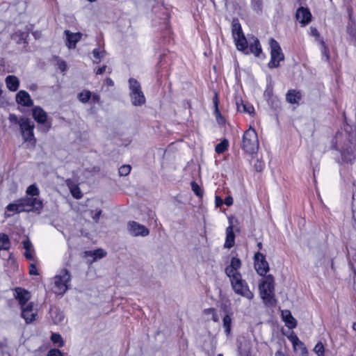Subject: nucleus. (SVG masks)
I'll list each match as a JSON object with an SVG mask.
<instances>
[{"label":"nucleus","mask_w":356,"mask_h":356,"mask_svg":"<svg viewBox=\"0 0 356 356\" xmlns=\"http://www.w3.org/2000/svg\"><path fill=\"white\" fill-rule=\"evenodd\" d=\"M6 209L11 212L20 213L25 211L24 209H26V208H24L23 206L21 205V200L19 199L16 202V203L9 204L6 207Z\"/></svg>","instance_id":"393cba45"},{"label":"nucleus","mask_w":356,"mask_h":356,"mask_svg":"<svg viewBox=\"0 0 356 356\" xmlns=\"http://www.w3.org/2000/svg\"><path fill=\"white\" fill-rule=\"evenodd\" d=\"M235 235L233 232V225L232 222L226 229V238L224 247L226 248H231L234 245Z\"/></svg>","instance_id":"412c9836"},{"label":"nucleus","mask_w":356,"mask_h":356,"mask_svg":"<svg viewBox=\"0 0 356 356\" xmlns=\"http://www.w3.org/2000/svg\"><path fill=\"white\" fill-rule=\"evenodd\" d=\"M269 45L270 48V60L268 65L270 68L277 67L280 62L284 59V54L279 43L273 38L269 40Z\"/></svg>","instance_id":"6e6552de"},{"label":"nucleus","mask_w":356,"mask_h":356,"mask_svg":"<svg viewBox=\"0 0 356 356\" xmlns=\"http://www.w3.org/2000/svg\"><path fill=\"white\" fill-rule=\"evenodd\" d=\"M71 275L67 269H62L54 277V292L57 295H63L69 289Z\"/></svg>","instance_id":"39448f33"},{"label":"nucleus","mask_w":356,"mask_h":356,"mask_svg":"<svg viewBox=\"0 0 356 356\" xmlns=\"http://www.w3.org/2000/svg\"><path fill=\"white\" fill-rule=\"evenodd\" d=\"M259 249H261L262 248V244L261 243H259L258 245H257Z\"/></svg>","instance_id":"774afa93"},{"label":"nucleus","mask_w":356,"mask_h":356,"mask_svg":"<svg viewBox=\"0 0 356 356\" xmlns=\"http://www.w3.org/2000/svg\"><path fill=\"white\" fill-rule=\"evenodd\" d=\"M5 83L8 89L13 92L17 91L19 86V80L14 75H8L6 76Z\"/></svg>","instance_id":"aec40b11"},{"label":"nucleus","mask_w":356,"mask_h":356,"mask_svg":"<svg viewBox=\"0 0 356 356\" xmlns=\"http://www.w3.org/2000/svg\"><path fill=\"white\" fill-rule=\"evenodd\" d=\"M50 313L54 323H60L63 321V313L58 310L56 308L51 309Z\"/></svg>","instance_id":"cd10ccee"},{"label":"nucleus","mask_w":356,"mask_h":356,"mask_svg":"<svg viewBox=\"0 0 356 356\" xmlns=\"http://www.w3.org/2000/svg\"><path fill=\"white\" fill-rule=\"evenodd\" d=\"M10 247V241L7 234H0V250H8Z\"/></svg>","instance_id":"bb28decb"},{"label":"nucleus","mask_w":356,"mask_h":356,"mask_svg":"<svg viewBox=\"0 0 356 356\" xmlns=\"http://www.w3.org/2000/svg\"><path fill=\"white\" fill-rule=\"evenodd\" d=\"M321 44H322L321 51H322L323 58H325V60L327 61L329 60V50L323 41H321Z\"/></svg>","instance_id":"a18cd8bd"},{"label":"nucleus","mask_w":356,"mask_h":356,"mask_svg":"<svg viewBox=\"0 0 356 356\" xmlns=\"http://www.w3.org/2000/svg\"><path fill=\"white\" fill-rule=\"evenodd\" d=\"M237 110L241 113H246L251 114L254 112V108L252 105L245 104L243 101L241 103H237Z\"/></svg>","instance_id":"c756f323"},{"label":"nucleus","mask_w":356,"mask_h":356,"mask_svg":"<svg viewBox=\"0 0 356 356\" xmlns=\"http://www.w3.org/2000/svg\"><path fill=\"white\" fill-rule=\"evenodd\" d=\"M89 255H91V256H94L95 258H102L106 256V252H104L103 250L102 249H98V250H96L93 252H87Z\"/></svg>","instance_id":"a19ab883"},{"label":"nucleus","mask_w":356,"mask_h":356,"mask_svg":"<svg viewBox=\"0 0 356 356\" xmlns=\"http://www.w3.org/2000/svg\"><path fill=\"white\" fill-rule=\"evenodd\" d=\"M8 120L10 123L18 124L19 127H20L21 118H18V117L15 114L10 113L9 115Z\"/></svg>","instance_id":"c03bdc74"},{"label":"nucleus","mask_w":356,"mask_h":356,"mask_svg":"<svg viewBox=\"0 0 356 356\" xmlns=\"http://www.w3.org/2000/svg\"><path fill=\"white\" fill-rule=\"evenodd\" d=\"M15 99L18 104L26 107L31 106L33 104L29 94L25 90H19L16 95Z\"/></svg>","instance_id":"dca6fc26"},{"label":"nucleus","mask_w":356,"mask_h":356,"mask_svg":"<svg viewBox=\"0 0 356 356\" xmlns=\"http://www.w3.org/2000/svg\"><path fill=\"white\" fill-rule=\"evenodd\" d=\"M224 203L227 206H231L233 204V198L231 196H228L225 198Z\"/></svg>","instance_id":"6e6d98bb"},{"label":"nucleus","mask_w":356,"mask_h":356,"mask_svg":"<svg viewBox=\"0 0 356 356\" xmlns=\"http://www.w3.org/2000/svg\"><path fill=\"white\" fill-rule=\"evenodd\" d=\"M35 125L28 118L21 117L19 129L24 143H27V147L33 149L35 147L36 138L33 130Z\"/></svg>","instance_id":"20e7f679"},{"label":"nucleus","mask_w":356,"mask_h":356,"mask_svg":"<svg viewBox=\"0 0 356 356\" xmlns=\"http://www.w3.org/2000/svg\"><path fill=\"white\" fill-rule=\"evenodd\" d=\"M204 312L206 315L211 316V320L214 322H218L219 321L218 315L215 309L208 308L204 309Z\"/></svg>","instance_id":"e433bc0d"},{"label":"nucleus","mask_w":356,"mask_h":356,"mask_svg":"<svg viewBox=\"0 0 356 356\" xmlns=\"http://www.w3.org/2000/svg\"><path fill=\"white\" fill-rule=\"evenodd\" d=\"M229 147V142L227 139H223L220 143L217 144L215 147V151L218 154H222L225 152Z\"/></svg>","instance_id":"72a5a7b5"},{"label":"nucleus","mask_w":356,"mask_h":356,"mask_svg":"<svg viewBox=\"0 0 356 356\" xmlns=\"http://www.w3.org/2000/svg\"><path fill=\"white\" fill-rule=\"evenodd\" d=\"M32 115L39 124H44L47 122V114L40 106H35L33 108Z\"/></svg>","instance_id":"a211bd4d"},{"label":"nucleus","mask_w":356,"mask_h":356,"mask_svg":"<svg viewBox=\"0 0 356 356\" xmlns=\"http://www.w3.org/2000/svg\"><path fill=\"white\" fill-rule=\"evenodd\" d=\"M106 83L109 86H113L114 85L113 81L111 78H107L106 79Z\"/></svg>","instance_id":"052dcab7"},{"label":"nucleus","mask_w":356,"mask_h":356,"mask_svg":"<svg viewBox=\"0 0 356 356\" xmlns=\"http://www.w3.org/2000/svg\"><path fill=\"white\" fill-rule=\"evenodd\" d=\"M25 257L29 260H33L34 258V250H26L24 253Z\"/></svg>","instance_id":"09e8293b"},{"label":"nucleus","mask_w":356,"mask_h":356,"mask_svg":"<svg viewBox=\"0 0 356 356\" xmlns=\"http://www.w3.org/2000/svg\"><path fill=\"white\" fill-rule=\"evenodd\" d=\"M353 218L354 224L350 230L346 241V249L348 257H350L349 265L354 275L356 276V219L355 217V210L352 208Z\"/></svg>","instance_id":"f03ea898"},{"label":"nucleus","mask_w":356,"mask_h":356,"mask_svg":"<svg viewBox=\"0 0 356 356\" xmlns=\"http://www.w3.org/2000/svg\"><path fill=\"white\" fill-rule=\"evenodd\" d=\"M127 229L133 236H146L149 234L147 227L136 221H129L127 224Z\"/></svg>","instance_id":"f8f14e48"},{"label":"nucleus","mask_w":356,"mask_h":356,"mask_svg":"<svg viewBox=\"0 0 356 356\" xmlns=\"http://www.w3.org/2000/svg\"><path fill=\"white\" fill-rule=\"evenodd\" d=\"M77 98L81 103L86 104L91 99V92L84 90L78 94Z\"/></svg>","instance_id":"7c9ffc66"},{"label":"nucleus","mask_w":356,"mask_h":356,"mask_svg":"<svg viewBox=\"0 0 356 356\" xmlns=\"http://www.w3.org/2000/svg\"><path fill=\"white\" fill-rule=\"evenodd\" d=\"M129 95L132 104L135 106H140L145 104L146 99L140 83L136 79L131 78L129 80Z\"/></svg>","instance_id":"0eeeda50"},{"label":"nucleus","mask_w":356,"mask_h":356,"mask_svg":"<svg viewBox=\"0 0 356 356\" xmlns=\"http://www.w3.org/2000/svg\"><path fill=\"white\" fill-rule=\"evenodd\" d=\"M232 31L233 38L243 34L242 32L241 26L237 19H234L232 22Z\"/></svg>","instance_id":"473e14b6"},{"label":"nucleus","mask_w":356,"mask_h":356,"mask_svg":"<svg viewBox=\"0 0 356 356\" xmlns=\"http://www.w3.org/2000/svg\"><path fill=\"white\" fill-rule=\"evenodd\" d=\"M58 67L62 72H65L67 70V63L65 61L60 60L58 62Z\"/></svg>","instance_id":"3c124183"},{"label":"nucleus","mask_w":356,"mask_h":356,"mask_svg":"<svg viewBox=\"0 0 356 356\" xmlns=\"http://www.w3.org/2000/svg\"><path fill=\"white\" fill-rule=\"evenodd\" d=\"M91 99L94 103H99L100 102V96L97 93H91Z\"/></svg>","instance_id":"603ef678"},{"label":"nucleus","mask_w":356,"mask_h":356,"mask_svg":"<svg viewBox=\"0 0 356 356\" xmlns=\"http://www.w3.org/2000/svg\"><path fill=\"white\" fill-rule=\"evenodd\" d=\"M260 296L264 303L268 305L275 304L274 279L270 275L265 277L259 285Z\"/></svg>","instance_id":"7ed1b4c3"},{"label":"nucleus","mask_w":356,"mask_h":356,"mask_svg":"<svg viewBox=\"0 0 356 356\" xmlns=\"http://www.w3.org/2000/svg\"><path fill=\"white\" fill-rule=\"evenodd\" d=\"M20 200L21 205L24 208H26V209H24L26 212L33 211L40 213L42 210V201L35 197H26Z\"/></svg>","instance_id":"1a4fd4ad"},{"label":"nucleus","mask_w":356,"mask_h":356,"mask_svg":"<svg viewBox=\"0 0 356 356\" xmlns=\"http://www.w3.org/2000/svg\"><path fill=\"white\" fill-rule=\"evenodd\" d=\"M64 33L66 36L65 44L69 49H74L76 43L81 39L82 33H72L68 30H65Z\"/></svg>","instance_id":"ddd939ff"},{"label":"nucleus","mask_w":356,"mask_h":356,"mask_svg":"<svg viewBox=\"0 0 356 356\" xmlns=\"http://www.w3.org/2000/svg\"><path fill=\"white\" fill-rule=\"evenodd\" d=\"M242 148L248 154H252L257 152L259 140L254 129L251 127L245 131L243 136Z\"/></svg>","instance_id":"423d86ee"},{"label":"nucleus","mask_w":356,"mask_h":356,"mask_svg":"<svg viewBox=\"0 0 356 356\" xmlns=\"http://www.w3.org/2000/svg\"><path fill=\"white\" fill-rule=\"evenodd\" d=\"M131 170V165H124L119 168V175L120 176H127L130 173Z\"/></svg>","instance_id":"ea45409f"},{"label":"nucleus","mask_w":356,"mask_h":356,"mask_svg":"<svg viewBox=\"0 0 356 356\" xmlns=\"http://www.w3.org/2000/svg\"><path fill=\"white\" fill-rule=\"evenodd\" d=\"M282 318L286 325V326L289 328H295L297 325L296 320L292 316L290 311L285 310L282 312Z\"/></svg>","instance_id":"5701e85b"},{"label":"nucleus","mask_w":356,"mask_h":356,"mask_svg":"<svg viewBox=\"0 0 356 356\" xmlns=\"http://www.w3.org/2000/svg\"><path fill=\"white\" fill-rule=\"evenodd\" d=\"M250 51L256 57H259L262 53L261 46L257 38L252 35L248 38Z\"/></svg>","instance_id":"f3484780"},{"label":"nucleus","mask_w":356,"mask_h":356,"mask_svg":"<svg viewBox=\"0 0 356 356\" xmlns=\"http://www.w3.org/2000/svg\"><path fill=\"white\" fill-rule=\"evenodd\" d=\"M232 318L226 314L222 319V325L225 328V332L228 336L231 332Z\"/></svg>","instance_id":"2f4dec72"},{"label":"nucleus","mask_w":356,"mask_h":356,"mask_svg":"<svg viewBox=\"0 0 356 356\" xmlns=\"http://www.w3.org/2000/svg\"><path fill=\"white\" fill-rule=\"evenodd\" d=\"M0 348L2 350V353H4V352L6 351V349L7 348V343H6V341L0 342Z\"/></svg>","instance_id":"bf43d9fd"},{"label":"nucleus","mask_w":356,"mask_h":356,"mask_svg":"<svg viewBox=\"0 0 356 356\" xmlns=\"http://www.w3.org/2000/svg\"><path fill=\"white\" fill-rule=\"evenodd\" d=\"M234 40L238 50L245 51L248 50V43L244 34L234 37Z\"/></svg>","instance_id":"4be33fe9"},{"label":"nucleus","mask_w":356,"mask_h":356,"mask_svg":"<svg viewBox=\"0 0 356 356\" xmlns=\"http://www.w3.org/2000/svg\"><path fill=\"white\" fill-rule=\"evenodd\" d=\"M215 202L217 207H220L223 204L222 200L218 196H216Z\"/></svg>","instance_id":"13d9d810"},{"label":"nucleus","mask_w":356,"mask_h":356,"mask_svg":"<svg viewBox=\"0 0 356 356\" xmlns=\"http://www.w3.org/2000/svg\"><path fill=\"white\" fill-rule=\"evenodd\" d=\"M22 243H23V247L25 249V250H33V245L29 240H25L23 241Z\"/></svg>","instance_id":"8fccbe9b"},{"label":"nucleus","mask_w":356,"mask_h":356,"mask_svg":"<svg viewBox=\"0 0 356 356\" xmlns=\"http://www.w3.org/2000/svg\"><path fill=\"white\" fill-rule=\"evenodd\" d=\"M29 274L31 275H39L35 264H31L29 265Z\"/></svg>","instance_id":"de8ad7c7"},{"label":"nucleus","mask_w":356,"mask_h":356,"mask_svg":"<svg viewBox=\"0 0 356 356\" xmlns=\"http://www.w3.org/2000/svg\"><path fill=\"white\" fill-rule=\"evenodd\" d=\"M295 350H300L301 355L306 356L307 350L304 343L299 339L298 336L293 333L288 337Z\"/></svg>","instance_id":"2eb2a0df"},{"label":"nucleus","mask_w":356,"mask_h":356,"mask_svg":"<svg viewBox=\"0 0 356 356\" xmlns=\"http://www.w3.org/2000/svg\"><path fill=\"white\" fill-rule=\"evenodd\" d=\"M314 351L318 356H324L325 348L323 344L321 342H318L314 348Z\"/></svg>","instance_id":"4c0bfd02"},{"label":"nucleus","mask_w":356,"mask_h":356,"mask_svg":"<svg viewBox=\"0 0 356 356\" xmlns=\"http://www.w3.org/2000/svg\"><path fill=\"white\" fill-rule=\"evenodd\" d=\"M26 193L31 197H37L40 194V190L35 184L30 185L26 191Z\"/></svg>","instance_id":"f704fd0d"},{"label":"nucleus","mask_w":356,"mask_h":356,"mask_svg":"<svg viewBox=\"0 0 356 356\" xmlns=\"http://www.w3.org/2000/svg\"><path fill=\"white\" fill-rule=\"evenodd\" d=\"M213 105L215 107L214 114L216 115V121L219 124H223L225 123V119L221 115V114L218 110V99L217 95H216L213 98Z\"/></svg>","instance_id":"a878e982"},{"label":"nucleus","mask_w":356,"mask_h":356,"mask_svg":"<svg viewBox=\"0 0 356 356\" xmlns=\"http://www.w3.org/2000/svg\"><path fill=\"white\" fill-rule=\"evenodd\" d=\"M352 327L355 331H356V322L353 323Z\"/></svg>","instance_id":"338daca9"},{"label":"nucleus","mask_w":356,"mask_h":356,"mask_svg":"<svg viewBox=\"0 0 356 356\" xmlns=\"http://www.w3.org/2000/svg\"><path fill=\"white\" fill-rule=\"evenodd\" d=\"M102 213V210H99L97 211L92 217L93 218V220L97 222L98 220H99V218L100 217V215Z\"/></svg>","instance_id":"4d7b16f0"},{"label":"nucleus","mask_w":356,"mask_h":356,"mask_svg":"<svg viewBox=\"0 0 356 356\" xmlns=\"http://www.w3.org/2000/svg\"><path fill=\"white\" fill-rule=\"evenodd\" d=\"M51 340L54 344H58L59 347L64 346V341L60 334L57 333H53L51 336Z\"/></svg>","instance_id":"c9c22d12"},{"label":"nucleus","mask_w":356,"mask_h":356,"mask_svg":"<svg viewBox=\"0 0 356 356\" xmlns=\"http://www.w3.org/2000/svg\"><path fill=\"white\" fill-rule=\"evenodd\" d=\"M241 260L232 257L230 264L225 268V273L229 278L232 289L234 293L249 300L254 298V293L250 290L248 283L243 280L238 270L241 268Z\"/></svg>","instance_id":"f257e3e1"},{"label":"nucleus","mask_w":356,"mask_h":356,"mask_svg":"<svg viewBox=\"0 0 356 356\" xmlns=\"http://www.w3.org/2000/svg\"><path fill=\"white\" fill-rule=\"evenodd\" d=\"M191 188L195 194L198 197H202L203 195V192L199 185L193 181L191 183Z\"/></svg>","instance_id":"79ce46f5"},{"label":"nucleus","mask_w":356,"mask_h":356,"mask_svg":"<svg viewBox=\"0 0 356 356\" xmlns=\"http://www.w3.org/2000/svg\"><path fill=\"white\" fill-rule=\"evenodd\" d=\"M216 340L213 338L212 340H211V347L213 349H214L216 348Z\"/></svg>","instance_id":"0e129e2a"},{"label":"nucleus","mask_w":356,"mask_h":356,"mask_svg":"<svg viewBox=\"0 0 356 356\" xmlns=\"http://www.w3.org/2000/svg\"><path fill=\"white\" fill-rule=\"evenodd\" d=\"M310 34L316 38H318L320 36L318 30L314 27H310Z\"/></svg>","instance_id":"864d4df0"},{"label":"nucleus","mask_w":356,"mask_h":356,"mask_svg":"<svg viewBox=\"0 0 356 356\" xmlns=\"http://www.w3.org/2000/svg\"><path fill=\"white\" fill-rule=\"evenodd\" d=\"M107 66L106 65H103L102 67H99L96 71H95V74H102L103 73H104L106 72V70H107Z\"/></svg>","instance_id":"5fc2aeb1"},{"label":"nucleus","mask_w":356,"mask_h":356,"mask_svg":"<svg viewBox=\"0 0 356 356\" xmlns=\"http://www.w3.org/2000/svg\"><path fill=\"white\" fill-rule=\"evenodd\" d=\"M296 17L302 26H305L311 22L312 14L308 8L300 7L296 11Z\"/></svg>","instance_id":"4468645a"},{"label":"nucleus","mask_w":356,"mask_h":356,"mask_svg":"<svg viewBox=\"0 0 356 356\" xmlns=\"http://www.w3.org/2000/svg\"><path fill=\"white\" fill-rule=\"evenodd\" d=\"M22 317L24 319L26 323H31L35 320L38 314V309L34 307V303L29 302L26 305L21 307Z\"/></svg>","instance_id":"9d476101"},{"label":"nucleus","mask_w":356,"mask_h":356,"mask_svg":"<svg viewBox=\"0 0 356 356\" xmlns=\"http://www.w3.org/2000/svg\"><path fill=\"white\" fill-rule=\"evenodd\" d=\"M15 298L19 301V303L20 304L21 307L24 305L28 304L29 302H28L31 298L30 293L22 288H17L15 289Z\"/></svg>","instance_id":"6ab92c4d"},{"label":"nucleus","mask_w":356,"mask_h":356,"mask_svg":"<svg viewBox=\"0 0 356 356\" xmlns=\"http://www.w3.org/2000/svg\"><path fill=\"white\" fill-rule=\"evenodd\" d=\"M251 5L254 10L261 11L262 10V0H251Z\"/></svg>","instance_id":"37998d69"},{"label":"nucleus","mask_w":356,"mask_h":356,"mask_svg":"<svg viewBox=\"0 0 356 356\" xmlns=\"http://www.w3.org/2000/svg\"><path fill=\"white\" fill-rule=\"evenodd\" d=\"M106 54V52L104 49H102L100 48H95L92 51V55L94 57L93 63H99L101 61V59L103 58Z\"/></svg>","instance_id":"c85d7f7f"},{"label":"nucleus","mask_w":356,"mask_h":356,"mask_svg":"<svg viewBox=\"0 0 356 356\" xmlns=\"http://www.w3.org/2000/svg\"><path fill=\"white\" fill-rule=\"evenodd\" d=\"M28 34L25 32H19V33H16L14 34V35H22V37L24 38V35H27Z\"/></svg>","instance_id":"680f3d73"},{"label":"nucleus","mask_w":356,"mask_h":356,"mask_svg":"<svg viewBox=\"0 0 356 356\" xmlns=\"http://www.w3.org/2000/svg\"><path fill=\"white\" fill-rule=\"evenodd\" d=\"M51 127V124L45 125V131H47Z\"/></svg>","instance_id":"69168bd1"},{"label":"nucleus","mask_w":356,"mask_h":356,"mask_svg":"<svg viewBox=\"0 0 356 356\" xmlns=\"http://www.w3.org/2000/svg\"><path fill=\"white\" fill-rule=\"evenodd\" d=\"M275 356H285V355L281 350H277L275 353Z\"/></svg>","instance_id":"e2e57ef3"},{"label":"nucleus","mask_w":356,"mask_h":356,"mask_svg":"<svg viewBox=\"0 0 356 356\" xmlns=\"http://www.w3.org/2000/svg\"><path fill=\"white\" fill-rule=\"evenodd\" d=\"M70 191L72 196L76 199H79L82 197L80 188L76 185L70 187Z\"/></svg>","instance_id":"58836bf2"},{"label":"nucleus","mask_w":356,"mask_h":356,"mask_svg":"<svg viewBox=\"0 0 356 356\" xmlns=\"http://www.w3.org/2000/svg\"><path fill=\"white\" fill-rule=\"evenodd\" d=\"M47 356H63V353L58 349H51L48 352Z\"/></svg>","instance_id":"49530a36"},{"label":"nucleus","mask_w":356,"mask_h":356,"mask_svg":"<svg viewBox=\"0 0 356 356\" xmlns=\"http://www.w3.org/2000/svg\"><path fill=\"white\" fill-rule=\"evenodd\" d=\"M301 97V93L299 91L289 90L286 95V99L290 104H298Z\"/></svg>","instance_id":"b1692460"},{"label":"nucleus","mask_w":356,"mask_h":356,"mask_svg":"<svg viewBox=\"0 0 356 356\" xmlns=\"http://www.w3.org/2000/svg\"><path fill=\"white\" fill-rule=\"evenodd\" d=\"M254 268L261 276H264L269 270L268 264L266 260V257L260 252H257L254 255Z\"/></svg>","instance_id":"9b49d317"}]
</instances>
